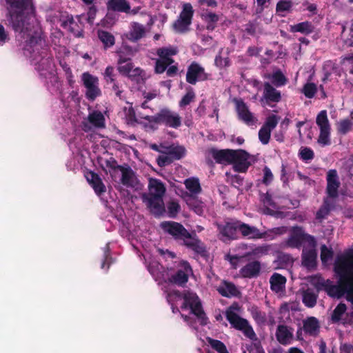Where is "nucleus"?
Instances as JSON below:
<instances>
[{
  "instance_id": "nucleus-61",
  "label": "nucleus",
  "mask_w": 353,
  "mask_h": 353,
  "mask_svg": "<svg viewBox=\"0 0 353 353\" xmlns=\"http://www.w3.org/2000/svg\"><path fill=\"white\" fill-rule=\"evenodd\" d=\"M269 251V247L268 245L258 246L253 249L251 252H247L244 256H260L267 254Z\"/></svg>"
},
{
  "instance_id": "nucleus-18",
  "label": "nucleus",
  "mask_w": 353,
  "mask_h": 353,
  "mask_svg": "<svg viewBox=\"0 0 353 353\" xmlns=\"http://www.w3.org/2000/svg\"><path fill=\"white\" fill-rule=\"evenodd\" d=\"M61 26L63 28H68V30L76 37H83V30L82 24H79L74 20L72 15L61 16L60 18Z\"/></svg>"
},
{
  "instance_id": "nucleus-40",
  "label": "nucleus",
  "mask_w": 353,
  "mask_h": 353,
  "mask_svg": "<svg viewBox=\"0 0 353 353\" xmlns=\"http://www.w3.org/2000/svg\"><path fill=\"white\" fill-rule=\"evenodd\" d=\"M317 297V294L308 289L303 292L302 301L306 307H313L316 304Z\"/></svg>"
},
{
  "instance_id": "nucleus-34",
  "label": "nucleus",
  "mask_w": 353,
  "mask_h": 353,
  "mask_svg": "<svg viewBox=\"0 0 353 353\" xmlns=\"http://www.w3.org/2000/svg\"><path fill=\"white\" fill-rule=\"evenodd\" d=\"M178 52V49L176 47H163L157 49V54L161 59L174 63V60L172 58V56L176 55Z\"/></svg>"
},
{
  "instance_id": "nucleus-63",
  "label": "nucleus",
  "mask_w": 353,
  "mask_h": 353,
  "mask_svg": "<svg viewBox=\"0 0 353 353\" xmlns=\"http://www.w3.org/2000/svg\"><path fill=\"white\" fill-rule=\"evenodd\" d=\"M188 206L192 209L196 214H201L203 212L201 203L194 197H190L187 201Z\"/></svg>"
},
{
  "instance_id": "nucleus-59",
  "label": "nucleus",
  "mask_w": 353,
  "mask_h": 353,
  "mask_svg": "<svg viewBox=\"0 0 353 353\" xmlns=\"http://www.w3.org/2000/svg\"><path fill=\"white\" fill-rule=\"evenodd\" d=\"M116 76L117 74L114 73V68L111 66L108 65L103 73V78L108 84H110L112 83H114L116 80Z\"/></svg>"
},
{
  "instance_id": "nucleus-43",
  "label": "nucleus",
  "mask_w": 353,
  "mask_h": 353,
  "mask_svg": "<svg viewBox=\"0 0 353 353\" xmlns=\"http://www.w3.org/2000/svg\"><path fill=\"white\" fill-rule=\"evenodd\" d=\"M98 37L105 48L112 47L115 43L114 37L108 31L99 30Z\"/></svg>"
},
{
  "instance_id": "nucleus-21",
  "label": "nucleus",
  "mask_w": 353,
  "mask_h": 353,
  "mask_svg": "<svg viewBox=\"0 0 353 353\" xmlns=\"http://www.w3.org/2000/svg\"><path fill=\"white\" fill-rule=\"evenodd\" d=\"M309 248H304L302 251V265L307 269L314 268L316 265L317 252L316 247L308 245Z\"/></svg>"
},
{
  "instance_id": "nucleus-9",
  "label": "nucleus",
  "mask_w": 353,
  "mask_h": 353,
  "mask_svg": "<svg viewBox=\"0 0 353 353\" xmlns=\"http://www.w3.org/2000/svg\"><path fill=\"white\" fill-rule=\"evenodd\" d=\"M225 316L234 328L242 331L243 334L250 339H256V333L247 319L241 317L238 314L230 310L226 311Z\"/></svg>"
},
{
  "instance_id": "nucleus-46",
  "label": "nucleus",
  "mask_w": 353,
  "mask_h": 353,
  "mask_svg": "<svg viewBox=\"0 0 353 353\" xmlns=\"http://www.w3.org/2000/svg\"><path fill=\"white\" fill-rule=\"evenodd\" d=\"M347 306L343 303H339L332 312L331 319L333 323H338L345 314Z\"/></svg>"
},
{
  "instance_id": "nucleus-5",
  "label": "nucleus",
  "mask_w": 353,
  "mask_h": 353,
  "mask_svg": "<svg viewBox=\"0 0 353 353\" xmlns=\"http://www.w3.org/2000/svg\"><path fill=\"white\" fill-rule=\"evenodd\" d=\"M143 118L147 121L164 125L166 127L174 129H177L181 125V117L177 112L167 108L161 109L154 115H146Z\"/></svg>"
},
{
  "instance_id": "nucleus-39",
  "label": "nucleus",
  "mask_w": 353,
  "mask_h": 353,
  "mask_svg": "<svg viewBox=\"0 0 353 353\" xmlns=\"http://www.w3.org/2000/svg\"><path fill=\"white\" fill-rule=\"evenodd\" d=\"M88 121L97 128L105 126V117L100 111H93L88 115Z\"/></svg>"
},
{
  "instance_id": "nucleus-19",
  "label": "nucleus",
  "mask_w": 353,
  "mask_h": 353,
  "mask_svg": "<svg viewBox=\"0 0 353 353\" xmlns=\"http://www.w3.org/2000/svg\"><path fill=\"white\" fill-rule=\"evenodd\" d=\"M235 150L212 148L210 154L216 163L223 165H230L232 163L233 156Z\"/></svg>"
},
{
  "instance_id": "nucleus-1",
  "label": "nucleus",
  "mask_w": 353,
  "mask_h": 353,
  "mask_svg": "<svg viewBox=\"0 0 353 353\" xmlns=\"http://www.w3.org/2000/svg\"><path fill=\"white\" fill-rule=\"evenodd\" d=\"M8 5L6 24L24 39L23 50L30 54L39 53L42 49L41 58L36 64L41 76L46 77L53 69V57L43 48L45 41L41 37L39 27L28 21L27 14L34 12L33 0H6Z\"/></svg>"
},
{
  "instance_id": "nucleus-55",
  "label": "nucleus",
  "mask_w": 353,
  "mask_h": 353,
  "mask_svg": "<svg viewBox=\"0 0 353 353\" xmlns=\"http://www.w3.org/2000/svg\"><path fill=\"white\" fill-rule=\"evenodd\" d=\"M181 210L178 202L172 201L168 204V214L170 218H176Z\"/></svg>"
},
{
  "instance_id": "nucleus-62",
  "label": "nucleus",
  "mask_w": 353,
  "mask_h": 353,
  "mask_svg": "<svg viewBox=\"0 0 353 353\" xmlns=\"http://www.w3.org/2000/svg\"><path fill=\"white\" fill-rule=\"evenodd\" d=\"M271 132L269 129L261 127L259 131V139L263 145H267L270 142Z\"/></svg>"
},
{
  "instance_id": "nucleus-36",
  "label": "nucleus",
  "mask_w": 353,
  "mask_h": 353,
  "mask_svg": "<svg viewBox=\"0 0 353 353\" xmlns=\"http://www.w3.org/2000/svg\"><path fill=\"white\" fill-rule=\"evenodd\" d=\"M120 171L121 172V183L126 187H133V178L134 176L133 170L129 166L127 168L123 166Z\"/></svg>"
},
{
  "instance_id": "nucleus-47",
  "label": "nucleus",
  "mask_w": 353,
  "mask_h": 353,
  "mask_svg": "<svg viewBox=\"0 0 353 353\" xmlns=\"http://www.w3.org/2000/svg\"><path fill=\"white\" fill-rule=\"evenodd\" d=\"M206 340L212 349L218 353H229L225 345L221 341L207 337Z\"/></svg>"
},
{
  "instance_id": "nucleus-24",
  "label": "nucleus",
  "mask_w": 353,
  "mask_h": 353,
  "mask_svg": "<svg viewBox=\"0 0 353 353\" xmlns=\"http://www.w3.org/2000/svg\"><path fill=\"white\" fill-rule=\"evenodd\" d=\"M86 179L88 183L90 184L94 192L98 195L101 196L106 191L105 186L103 183L101 179L97 173L90 171L86 174Z\"/></svg>"
},
{
  "instance_id": "nucleus-42",
  "label": "nucleus",
  "mask_w": 353,
  "mask_h": 353,
  "mask_svg": "<svg viewBox=\"0 0 353 353\" xmlns=\"http://www.w3.org/2000/svg\"><path fill=\"white\" fill-rule=\"evenodd\" d=\"M184 184L192 194H197L201 192V187L197 178H188L185 181Z\"/></svg>"
},
{
  "instance_id": "nucleus-57",
  "label": "nucleus",
  "mask_w": 353,
  "mask_h": 353,
  "mask_svg": "<svg viewBox=\"0 0 353 353\" xmlns=\"http://www.w3.org/2000/svg\"><path fill=\"white\" fill-rule=\"evenodd\" d=\"M279 117L276 114H271L268 116L264 123V124L262 125L263 127H265L266 129H269L270 131H272L274 130L279 122Z\"/></svg>"
},
{
  "instance_id": "nucleus-54",
  "label": "nucleus",
  "mask_w": 353,
  "mask_h": 353,
  "mask_svg": "<svg viewBox=\"0 0 353 353\" xmlns=\"http://www.w3.org/2000/svg\"><path fill=\"white\" fill-rule=\"evenodd\" d=\"M117 70L123 76H129V73L131 72L134 68V64L132 61H126L124 63L117 64Z\"/></svg>"
},
{
  "instance_id": "nucleus-11",
  "label": "nucleus",
  "mask_w": 353,
  "mask_h": 353,
  "mask_svg": "<svg viewBox=\"0 0 353 353\" xmlns=\"http://www.w3.org/2000/svg\"><path fill=\"white\" fill-rule=\"evenodd\" d=\"M141 199L150 213L155 217H160L165 212L163 198L142 194Z\"/></svg>"
},
{
  "instance_id": "nucleus-22",
  "label": "nucleus",
  "mask_w": 353,
  "mask_h": 353,
  "mask_svg": "<svg viewBox=\"0 0 353 353\" xmlns=\"http://www.w3.org/2000/svg\"><path fill=\"white\" fill-rule=\"evenodd\" d=\"M319 321L314 316H309L303 321V330L310 336H317L320 332Z\"/></svg>"
},
{
  "instance_id": "nucleus-14",
  "label": "nucleus",
  "mask_w": 353,
  "mask_h": 353,
  "mask_svg": "<svg viewBox=\"0 0 353 353\" xmlns=\"http://www.w3.org/2000/svg\"><path fill=\"white\" fill-rule=\"evenodd\" d=\"M83 85L87 89L85 96L89 100L94 101L101 94V90L98 87V78L90 74L89 72H84L81 77Z\"/></svg>"
},
{
  "instance_id": "nucleus-3",
  "label": "nucleus",
  "mask_w": 353,
  "mask_h": 353,
  "mask_svg": "<svg viewBox=\"0 0 353 353\" xmlns=\"http://www.w3.org/2000/svg\"><path fill=\"white\" fill-rule=\"evenodd\" d=\"M163 231L170 235L175 241L193 251L197 256L207 259L209 256L206 246L197 236L195 232L190 233L180 223L165 221L160 224Z\"/></svg>"
},
{
  "instance_id": "nucleus-16",
  "label": "nucleus",
  "mask_w": 353,
  "mask_h": 353,
  "mask_svg": "<svg viewBox=\"0 0 353 353\" xmlns=\"http://www.w3.org/2000/svg\"><path fill=\"white\" fill-rule=\"evenodd\" d=\"M326 182L325 192L327 196L331 199L338 197L341 182L336 170L331 169L328 170L326 174Z\"/></svg>"
},
{
  "instance_id": "nucleus-64",
  "label": "nucleus",
  "mask_w": 353,
  "mask_h": 353,
  "mask_svg": "<svg viewBox=\"0 0 353 353\" xmlns=\"http://www.w3.org/2000/svg\"><path fill=\"white\" fill-rule=\"evenodd\" d=\"M174 161L171 156L164 154L159 156L157 159V165L161 168L170 165Z\"/></svg>"
},
{
  "instance_id": "nucleus-8",
  "label": "nucleus",
  "mask_w": 353,
  "mask_h": 353,
  "mask_svg": "<svg viewBox=\"0 0 353 353\" xmlns=\"http://www.w3.org/2000/svg\"><path fill=\"white\" fill-rule=\"evenodd\" d=\"M194 10L190 3H184L177 19L174 21L172 28L176 32L184 33L192 24Z\"/></svg>"
},
{
  "instance_id": "nucleus-7",
  "label": "nucleus",
  "mask_w": 353,
  "mask_h": 353,
  "mask_svg": "<svg viewBox=\"0 0 353 353\" xmlns=\"http://www.w3.org/2000/svg\"><path fill=\"white\" fill-rule=\"evenodd\" d=\"M303 243H307L308 245L316 247L315 238L305 232L301 226L292 227L288 239L285 241V245L291 248L299 249Z\"/></svg>"
},
{
  "instance_id": "nucleus-26",
  "label": "nucleus",
  "mask_w": 353,
  "mask_h": 353,
  "mask_svg": "<svg viewBox=\"0 0 353 353\" xmlns=\"http://www.w3.org/2000/svg\"><path fill=\"white\" fill-rule=\"evenodd\" d=\"M263 97L267 103L270 104V102L278 103L281 99V92L276 90L270 83H264Z\"/></svg>"
},
{
  "instance_id": "nucleus-15",
  "label": "nucleus",
  "mask_w": 353,
  "mask_h": 353,
  "mask_svg": "<svg viewBox=\"0 0 353 353\" xmlns=\"http://www.w3.org/2000/svg\"><path fill=\"white\" fill-rule=\"evenodd\" d=\"M232 159V168L236 172L245 173L251 165L250 154L244 150H235Z\"/></svg>"
},
{
  "instance_id": "nucleus-17",
  "label": "nucleus",
  "mask_w": 353,
  "mask_h": 353,
  "mask_svg": "<svg viewBox=\"0 0 353 353\" xmlns=\"http://www.w3.org/2000/svg\"><path fill=\"white\" fill-rule=\"evenodd\" d=\"M192 270V268L188 262L182 261L181 263V268L178 269L176 273L171 276L170 281L179 286H183L188 281L189 274Z\"/></svg>"
},
{
  "instance_id": "nucleus-25",
  "label": "nucleus",
  "mask_w": 353,
  "mask_h": 353,
  "mask_svg": "<svg viewBox=\"0 0 353 353\" xmlns=\"http://www.w3.org/2000/svg\"><path fill=\"white\" fill-rule=\"evenodd\" d=\"M165 191V186L161 180L151 178L149 180L148 192L143 194L163 198Z\"/></svg>"
},
{
  "instance_id": "nucleus-51",
  "label": "nucleus",
  "mask_w": 353,
  "mask_h": 353,
  "mask_svg": "<svg viewBox=\"0 0 353 353\" xmlns=\"http://www.w3.org/2000/svg\"><path fill=\"white\" fill-rule=\"evenodd\" d=\"M299 157L302 161L307 162L314 158V152L310 148L301 147L299 152Z\"/></svg>"
},
{
  "instance_id": "nucleus-27",
  "label": "nucleus",
  "mask_w": 353,
  "mask_h": 353,
  "mask_svg": "<svg viewBox=\"0 0 353 353\" xmlns=\"http://www.w3.org/2000/svg\"><path fill=\"white\" fill-rule=\"evenodd\" d=\"M107 9L113 12L130 13V5L127 0H108Z\"/></svg>"
},
{
  "instance_id": "nucleus-50",
  "label": "nucleus",
  "mask_w": 353,
  "mask_h": 353,
  "mask_svg": "<svg viewBox=\"0 0 353 353\" xmlns=\"http://www.w3.org/2000/svg\"><path fill=\"white\" fill-rule=\"evenodd\" d=\"M317 92V86L314 83L307 82L303 86L301 92L308 99L313 98Z\"/></svg>"
},
{
  "instance_id": "nucleus-4",
  "label": "nucleus",
  "mask_w": 353,
  "mask_h": 353,
  "mask_svg": "<svg viewBox=\"0 0 353 353\" xmlns=\"http://www.w3.org/2000/svg\"><path fill=\"white\" fill-rule=\"evenodd\" d=\"M218 230L225 238L224 241L239 239L240 238L239 233L248 239H259L265 238L267 235V232H260L255 226L232 219L226 221L224 224H219Z\"/></svg>"
},
{
  "instance_id": "nucleus-44",
  "label": "nucleus",
  "mask_w": 353,
  "mask_h": 353,
  "mask_svg": "<svg viewBox=\"0 0 353 353\" xmlns=\"http://www.w3.org/2000/svg\"><path fill=\"white\" fill-rule=\"evenodd\" d=\"M293 7L292 0H279L276 5V12L281 17L285 14L283 12H290Z\"/></svg>"
},
{
  "instance_id": "nucleus-32",
  "label": "nucleus",
  "mask_w": 353,
  "mask_h": 353,
  "mask_svg": "<svg viewBox=\"0 0 353 353\" xmlns=\"http://www.w3.org/2000/svg\"><path fill=\"white\" fill-rule=\"evenodd\" d=\"M290 31L293 33L300 32L305 35H308L314 31V26L312 22L305 21L290 26Z\"/></svg>"
},
{
  "instance_id": "nucleus-58",
  "label": "nucleus",
  "mask_w": 353,
  "mask_h": 353,
  "mask_svg": "<svg viewBox=\"0 0 353 353\" xmlns=\"http://www.w3.org/2000/svg\"><path fill=\"white\" fill-rule=\"evenodd\" d=\"M334 255V252L331 248H328L325 245L321 247V260L323 263H326Z\"/></svg>"
},
{
  "instance_id": "nucleus-33",
  "label": "nucleus",
  "mask_w": 353,
  "mask_h": 353,
  "mask_svg": "<svg viewBox=\"0 0 353 353\" xmlns=\"http://www.w3.org/2000/svg\"><path fill=\"white\" fill-rule=\"evenodd\" d=\"M332 208V203L328 198L323 199L322 205L316 213V219L321 223L330 214Z\"/></svg>"
},
{
  "instance_id": "nucleus-2",
  "label": "nucleus",
  "mask_w": 353,
  "mask_h": 353,
  "mask_svg": "<svg viewBox=\"0 0 353 353\" xmlns=\"http://www.w3.org/2000/svg\"><path fill=\"white\" fill-rule=\"evenodd\" d=\"M333 270L339 279V286L334 285L327 295L339 298L342 291L346 299L353 305V248L345 250L336 257Z\"/></svg>"
},
{
  "instance_id": "nucleus-38",
  "label": "nucleus",
  "mask_w": 353,
  "mask_h": 353,
  "mask_svg": "<svg viewBox=\"0 0 353 353\" xmlns=\"http://www.w3.org/2000/svg\"><path fill=\"white\" fill-rule=\"evenodd\" d=\"M202 18L207 23L206 28L208 30H214L216 27V23L219 20V17L216 13L208 12L202 14Z\"/></svg>"
},
{
  "instance_id": "nucleus-29",
  "label": "nucleus",
  "mask_w": 353,
  "mask_h": 353,
  "mask_svg": "<svg viewBox=\"0 0 353 353\" xmlns=\"http://www.w3.org/2000/svg\"><path fill=\"white\" fill-rule=\"evenodd\" d=\"M145 33V28L142 24L137 22H133L132 23L131 30L127 34V38L132 42H136L143 38Z\"/></svg>"
},
{
  "instance_id": "nucleus-45",
  "label": "nucleus",
  "mask_w": 353,
  "mask_h": 353,
  "mask_svg": "<svg viewBox=\"0 0 353 353\" xmlns=\"http://www.w3.org/2000/svg\"><path fill=\"white\" fill-rule=\"evenodd\" d=\"M125 119L126 123L131 126L135 127L138 125V118L136 114V112L133 107H130L129 108H125Z\"/></svg>"
},
{
  "instance_id": "nucleus-13",
  "label": "nucleus",
  "mask_w": 353,
  "mask_h": 353,
  "mask_svg": "<svg viewBox=\"0 0 353 353\" xmlns=\"http://www.w3.org/2000/svg\"><path fill=\"white\" fill-rule=\"evenodd\" d=\"M235 109L239 120L247 125L251 126L256 124L257 119L250 111L248 106L242 99H234Z\"/></svg>"
},
{
  "instance_id": "nucleus-60",
  "label": "nucleus",
  "mask_w": 353,
  "mask_h": 353,
  "mask_svg": "<svg viewBox=\"0 0 353 353\" xmlns=\"http://www.w3.org/2000/svg\"><path fill=\"white\" fill-rule=\"evenodd\" d=\"M272 0H256V6L254 14H261L265 9H268L271 4Z\"/></svg>"
},
{
  "instance_id": "nucleus-28",
  "label": "nucleus",
  "mask_w": 353,
  "mask_h": 353,
  "mask_svg": "<svg viewBox=\"0 0 353 353\" xmlns=\"http://www.w3.org/2000/svg\"><path fill=\"white\" fill-rule=\"evenodd\" d=\"M161 148L164 149L163 154L171 156L173 160H179L183 158L185 154V149L181 145H174L172 144L166 146L161 145Z\"/></svg>"
},
{
  "instance_id": "nucleus-48",
  "label": "nucleus",
  "mask_w": 353,
  "mask_h": 353,
  "mask_svg": "<svg viewBox=\"0 0 353 353\" xmlns=\"http://www.w3.org/2000/svg\"><path fill=\"white\" fill-rule=\"evenodd\" d=\"M252 342L245 345L246 350L248 353H261V351H265L261 342L258 339L256 336V339H251Z\"/></svg>"
},
{
  "instance_id": "nucleus-20",
  "label": "nucleus",
  "mask_w": 353,
  "mask_h": 353,
  "mask_svg": "<svg viewBox=\"0 0 353 353\" xmlns=\"http://www.w3.org/2000/svg\"><path fill=\"white\" fill-rule=\"evenodd\" d=\"M261 270V264L259 261H253L248 263L245 265L241 268L239 273L243 278H256L257 277Z\"/></svg>"
},
{
  "instance_id": "nucleus-37",
  "label": "nucleus",
  "mask_w": 353,
  "mask_h": 353,
  "mask_svg": "<svg viewBox=\"0 0 353 353\" xmlns=\"http://www.w3.org/2000/svg\"><path fill=\"white\" fill-rule=\"evenodd\" d=\"M249 311L256 324L259 325L265 324L267 321V316L265 312L260 310L256 305L252 306Z\"/></svg>"
},
{
  "instance_id": "nucleus-12",
  "label": "nucleus",
  "mask_w": 353,
  "mask_h": 353,
  "mask_svg": "<svg viewBox=\"0 0 353 353\" xmlns=\"http://www.w3.org/2000/svg\"><path fill=\"white\" fill-rule=\"evenodd\" d=\"M209 79V74L205 69L196 61L192 62L188 67L186 81L191 85H196L198 81H204Z\"/></svg>"
},
{
  "instance_id": "nucleus-30",
  "label": "nucleus",
  "mask_w": 353,
  "mask_h": 353,
  "mask_svg": "<svg viewBox=\"0 0 353 353\" xmlns=\"http://www.w3.org/2000/svg\"><path fill=\"white\" fill-rule=\"evenodd\" d=\"M118 57L117 64L125 63L126 61H132L134 55V50L132 47L123 45L116 51Z\"/></svg>"
},
{
  "instance_id": "nucleus-6",
  "label": "nucleus",
  "mask_w": 353,
  "mask_h": 353,
  "mask_svg": "<svg viewBox=\"0 0 353 353\" xmlns=\"http://www.w3.org/2000/svg\"><path fill=\"white\" fill-rule=\"evenodd\" d=\"M183 303L181 307L182 310L190 308L191 312L194 314L200 321L201 325H205L208 323V318L203 309L201 302L194 292L185 291L182 295Z\"/></svg>"
},
{
  "instance_id": "nucleus-41",
  "label": "nucleus",
  "mask_w": 353,
  "mask_h": 353,
  "mask_svg": "<svg viewBox=\"0 0 353 353\" xmlns=\"http://www.w3.org/2000/svg\"><path fill=\"white\" fill-rule=\"evenodd\" d=\"M336 130L339 134L345 135L352 130L353 122L347 118L340 120L336 124Z\"/></svg>"
},
{
  "instance_id": "nucleus-53",
  "label": "nucleus",
  "mask_w": 353,
  "mask_h": 353,
  "mask_svg": "<svg viewBox=\"0 0 353 353\" xmlns=\"http://www.w3.org/2000/svg\"><path fill=\"white\" fill-rule=\"evenodd\" d=\"M228 181L235 188L239 189L243 184V178L239 174H230L226 172Z\"/></svg>"
},
{
  "instance_id": "nucleus-35",
  "label": "nucleus",
  "mask_w": 353,
  "mask_h": 353,
  "mask_svg": "<svg viewBox=\"0 0 353 353\" xmlns=\"http://www.w3.org/2000/svg\"><path fill=\"white\" fill-rule=\"evenodd\" d=\"M286 283V279L279 273H274L270 279V288L272 291L279 292L285 287Z\"/></svg>"
},
{
  "instance_id": "nucleus-56",
  "label": "nucleus",
  "mask_w": 353,
  "mask_h": 353,
  "mask_svg": "<svg viewBox=\"0 0 353 353\" xmlns=\"http://www.w3.org/2000/svg\"><path fill=\"white\" fill-rule=\"evenodd\" d=\"M172 62L165 61V60L158 59L156 60L154 72L157 74H162L166 71L168 67L172 64Z\"/></svg>"
},
{
  "instance_id": "nucleus-52",
  "label": "nucleus",
  "mask_w": 353,
  "mask_h": 353,
  "mask_svg": "<svg viewBox=\"0 0 353 353\" xmlns=\"http://www.w3.org/2000/svg\"><path fill=\"white\" fill-rule=\"evenodd\" d=\"M195 98V93L192 88L187 89L186 94L182 97L179 103L180 107H185L189 105Z\"/></svg>"
},
{
  "instance_id": "nucleus-31",
  "label": "nucleus",
  "mask_w": 353,
  "mask_h": 353,
  "mask_svg": "<svg viewBox=\"0 0 353 353\" xmlns=\"http://www.w3.org/2000/svg\"><path fill=\"white\" fill-rule=\"evenodd\" d=\"M219 293L224 297L236 296L239 291L236 285L232 283L223 281L222 284L217 288Z\"/></svg>"
},
{
  "instance_id": "nucleus-49",
  "label": "nucleus",
  "mask_w": 353,
  "mask_h": 353,
  "mask_svg": "<svg viewBox=\"0 0 353 353\" xmlns=\"http://www.w3.org/2000/svg\"><path fill=\"white\" fill-rule=\"evenodd\" d=\"M272 83L276 87H280L285 85L287 79L283 72L278 70L274 72L272 74Z\"/></svg>"
},
{
  "instance_id": "nucleus-23",
  "label": "nucleus",
  "mask_w": 353,
  "mask_h": 353,
  "mask_svg": "<svg viewBox=\"0 0 353 353\" xmlns=\"http://www.w3.org/2000/svg\"><path fill=\"white\" fill-rule=\"evenodd\" d=\"M293 328L285 325H279L276 331V338L279 343L288 345L293 339Z\"/></svg>"
},
{
  "instance_id": "nucleus-10",
  "label": "nucleus",
  "mask_w": 353,
  "mask_h": 353,
  "mask_svg": "<svg viewBox=\"0 0 353 353\" xmlns=\"http://www.w3.org/2000/svg\"><path fill=\"white\" fill-rule=\"evenodd\" d=\"M316 123L320 129V133L317 140L318 143L323 146L330 145L331 126L326 110H321L317 114Z\"/></svg>"
}]
</instances>
